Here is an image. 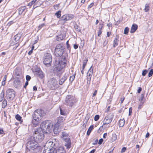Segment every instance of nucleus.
Masks as SVG:
<instances>
[{
  "mask_svg": "<svg viewBox=\"0 0 153 153\" xmlns=\"http://www.w3.org/2000/svg\"><path fill=\"white\" fill-rule=\"evenodd\" d=\"M53 126L52 123L47 121L43 122L41 124L40 128L43 132L48 133L51 132Z\"/></svg>",
  "mask_w": 153,
  "mask_h": 153,
  "instance_id": "1",
  "label": "nucleus"
},
{
  "mask_svg": "<svg viewBox=\"0 0 153 153\" xmlns=\"http://www.w3.org/2000/svg\"><path fill=\"white\" fill-rule=\"evenodd\" d=\"M67 62L66 58L64 56H62L58 62H56L55 67L59 70L64 68L66 65Z\"/></svg>",
  "mask_w": 153,
  "mask_h": 153,
  "instance_id": "2",
  "label": "nucleus"
},
{
  "mask_svg": "<svg viewBox=\"0 0 153 153\" xmlns=\"http://www.w3.org/2000/svg\"><path fill=\"white\" fill-rule=\"evenodd\" d=\"M43 132L42 131H41L39 129L36 130L33 135L34 140L38 142L42 141L44 138Z\"/></svg>",
  "mask_w": 153,
  "mask_h": 153,
  "instance_id": "3",
  "label": "nucleus"
},
{
  "mask_svg": "<svg viewBox=\"0 0 153 153\" xmlns=\"http://www.w3.org/2000/svg\"><path fill=\"white\" fill-rule=\"evenodd\" d=\"M61 137L62 140L66 142L65 145L66 147L67 148H70L71 147V143L69 135L67 133L63 132L62 134Z\"/></svg>",
  "mask_w": 153,
  "mask_h": 153,
  "instance_id": "4",
  "label": "nucleus"
},
{
  "mask_svg": "<svg viewBox=\"0 0 153 153\" xmlns=\"http://www.w3.org/2000/svg\"><path fill=\"white\" fill-rule=\"evenodd\" d=\"M58 140L56 139H52L48 140L46 143L44 149L49 148H53V146L58 144Z\"/></svg>",
  "mask_w": 153,
  "mask_h": 153,
  "instance_id": "5",
  "label": "nucleus"
},
{
  "mask_svg": "<svg viewBox=\"0 0 153 153\" xmlns=\"http://www.w3.org/2000/svg\"><path fill=\"white\" fill-rule=\"evenodd\" d=\"M64 48L62 44L57 45L55 49L54 53L55 55L57 56H62L64 52Z\"/></svg>",
  "mask_w": 153,
  "mask_h": 153,
  "instance_id": "6",
  "label": "nucleus"
},
{
  "mask_svg": "<svg viewBox=\"0 0 153 153\" xmlns=\"http://www.w3.org/2000/svg\"><path fill=\"white\" fill-rule=\"evenodd\" d=\"M52 61L51 56V54L46 53L45 54L43 62L45 65L47 66L50 65Z\"/></svg>",
  "mask_w": 153,
  "mask_h": 153,
  "instance_id": "7",
  "label": "nucleus"
},
{
  "mask_svg": "<svg viewBox=\"0 0 153 153\" xmlns=\"http://www.w3.org/2000/svg\"><path fill=\"white\" fill-rule=\"evenodd\" d=\"M65 102L67 105L69 106H72L76 102V99L73 96L68 95L66 97Z\"/></svg>",
  "mask_w": 153,
  "mask_h": 153,
  "instance_id": "8",
  "label": "nucleus"
},
{
  "mask_svg": "<svg viewBox=\"0 0 153 153\" xmlns=\"http://www.w3.org/2000/svg\"><path fill=\"white\" fill-rule=\"evenodd\" d=\"M6 94L7 98L10 100H13L15 96L14 90L10 88H9L6 91Z\"/></svg>",
  "mask_w": 153,
  "mask_h": 153,
  "instance_id": "9",
  "label": "nucleus"
},
{
  "mask_svg": "<svg viewBox=\"0 0 153 153\" xmlns=\"http://www.w3.org/2000/svg\"><path fill=\"white\" fill-rule=\"evenodd\" d=\"M27 146L28 148L33 149L38 147V142L36 140H31L27 143Z\"/></svg>",
  "mask_w": 153,
  "mask_h": 153,
  "instance_id": "10",
  "label": "nucleus"
},
{
  "mask_svg": "<svg viewBox=\"0 0 153 153\" xmlns=\"http://www.w3.org/2000/svg\"><path fill=\"white\" fill-rule=\"evenodd\" d=\"M114 117V115L112 114H110L106 116L103 121V125L105 124H108L110 123Z\"/></svg>",
  "mask_w": 153,
  "mask_h": 153,
  "instance_id": "11",
  "label": "nucleus"
},
{
  "mask_svg": "<svg viewBox=\"0 0 153 153\" xmlns=\"http://www.w3.org/2000/svg\"><path fill=\"white\" fill-rule=\"evenodd\" d=\"M43 114V111L42 110L37 109L34 112V114L33 115V118L41 120Z\"/></svg>",
  "mask_w": 153,
  "mask_h": 153,
  "instance_id": "12",
  "label": "nucleus"
},
{
  "mask_svg": "<svg viewBox=\"0 0 153 153\" xmlns=\"http://www.w3.org/2000/svg\"><path fill=\"white\" fill-rule=\"evenodd\" d=\"M74 17L72 14H66L63 15L60 18V20L65 23L67 21L72 19Z\"/></svg>",
  "mask_w": 153,
  "mask_h": 153,
  "instance_id": "13",
  "label": "nucleus"
},
{
  "mask_svg": "<svg viewBox=\"0 0 153 153\" xmlns=\"http://www.w3.org/2000/svg\"><path fill=\"white\" fill-rule=\"evenodd\" d=\"M20 38V34H17L14 36L13 43L11 44L12 45H15V47L13 48V49H16L19 46V44L18 43V41Z\"/></svg>",
  "mask_w": 153,
  "mask_h": 153,
  "instance_id": "14",
  "label": "nucleus"
},
{
  "mask_svg": "<svg viewBox=\"0 0 153 153\" xmlns=\"http://www.w3.org/2000/svg\"><path fill=\"white\" fill-rule=\"evenodd\" d=\"M93 69L92 67H91L87 73V83L89 84L90 82V80L91 78V76L92 74Z\"/></svg>",
  "mask_w": 153,
  "mask_h": 153,
  "instance_id": "15",
  "label": "nucleus"
},
{
  "mask_svg": "<svg viewBox=\"0 0 153 153\" xmlns=\"http://www.w3.org/2000/svg\"><path fill=\"white\" fill-rule=\"evenodd\" d=\"M43 153H57L56 150L54 148H49L44 149Z\"/></svg>",
  "mask_w": 153,
  "mask_h": 153,
  "instance_id": "16",
  "label": "nucleus"
},
{
  "mask_svg": "<svg viewBox=\"0 0 153 153\" xmlns=\"http://www.w3.org/2000/svg\"><path fill=\"white\" fill-rule=\"evenodd\" d=\"M49 83L51 86H53L54 87L58 86V82L54 78H52L49 81Z\"/></svg>",
  "mask_w": 153,
  "mask_h": 153,
  "instance_id": "17",
  "label": "nucleus"
},
{
  "mask_svg": "<svg viewBox=\"0 0 153 153\" xmlns=\"http://www.w3.org/2000/svg\"><path fill=\"white\" fill-rule=\"evenodd\" d=\"M40 121L41 120L39 119L33 118V119L32 121L33 126V127H36L38 126Z\"/></svg>",
  "mask_w": 153,
  "mask_h": 153,
  "instance_id": "18",
  "label": "nucleus"
},
{
  "mask_svg": "<svg viewBox=\"0 0 153 153\" xmlns=\"http://www.w3.org/2000/svg\"><path fill=\"white\" fill-rule=\"evenodd\" d=\"M59 125L57 124L55 125L53 131L54 134H58L60 131L59 128Z\"/></svg>",
  "mask_w": 153,
  "mask_h": 153,
  "instance_id": "19",
  "label": "nucleus"
},
{
  "mask_svg": "<svg viewBox=\"0 0 153 153\" xmlns=\"http://www.w3.org/2000/svg\"><path fill=\"white\" fill-rule=\"evenodd\" d=\"M65 34L64 32L63 33H61V34L57 36V39L58 41L61 40L65 38Z\"/></svg>",
  "mask_w": 153,
  "mask_h": 153,
  "instance_id": "20",
  "label": "nucleus"
},
{
  "mask_svg": "<svg viewBox=\"0 0 153 153\" xmlns=\"http://www.w3.org/2000/svg\"><path fill=\"white\" fill-rule=\"evenodd\" d=\"M137 28V25L136 24H133L131 28L130 33H134Z\"/></svg>",
  "mask_w": 153,
  "mask_h": 153,
  "instance_id": "21",
  "label": "nucleus"
},
{
  "mask_svg": "<svg viewBox=\"0 0 153 153\" xmlns=\"http://www.w3.org/2000/svg\"><path fill=\"white\" fill-rule=\"evenodd\" d=\"M57 153H65V151L62 146H60L56 150Z\"/></svg>",
  "mask_w": 153,
  "mask_h": 153,
  "instance_id": "22",
  "label": "nucleus"
},
{
  "mask_svg": "<svg viewBox=\"0 0 153 153\" xmlns=\"http://www.w3.org/2000/svg\"><path fill=\"white\" fill-rule=\"evenodd\" d=\"M117 138V136L115 133H113L112 134L110 140L111 142H113L115 141Z\"/></svg>",
  "mask_w": 153,
  "mask_h": 153,
  "instance_id": "23",
  "label": "nucleus"
},
{
  "mask_svg": "<svg viewBox=\"0 0 153 153\" xmlns=\"http://www.w3.org/2000/svg\"><path fill=\"white\" fill-rule=\"evenodd\" d=\"M67 76L65 75L59 81V84L60 85H62L67 79Z\"/></svg>",
  "mask_w": 153,
  "mask_h": 153,
  "instance_id": "24",
  "label": "nucleus"
},
{
  "mask_svg": "<svg viewBox=\"0 0 153 153\" xmlns=\"http://www.w3.org/2000/svg\"><path fill=\"white\" fill-rule=\"evenodd\" d=\"M57 120V121L56 124L59 125L60 123H61L63 122V118L62 117H59L58 118Z\"/></svg>",
  "mask_w": 153,
  "mask_h": 153,
  "instance_id": "25",
  "label": "nucleus"
},
{
  "mask_svg": "<svg viewBox=\"0 0 153 153\" xmlns=\"http://www.w3.org/2000/svg\"><path fill=\"white\" fill-rule=\"evenodd\" d=\"M125 123L124 119H121L119 121V126L120 127H122L123 126Z\"/></svg>",
  "mask_w": 153,
  "mask_h": 153,
  "instance_id": "26",
  "label": "nucleus"
},
{
  "mask_svg": "<svg viewBox=\"0 0 153 153\" xmlns=\"http://www.w3.org/2000/svg\"><path fill=\"white\" fill-rule=\"evenodd\" d=\"M26 9V7H22L19 8V14H21Z\"/></svg>",
  "mask_w": 153,
  "mask_h": 153,
  "instance_id": "27",
  "label": "nucleus"
},
{
  "mask_svg": "<svg viewBox=\"0 0 153 153\" xmlns=\"http://www.w3.org/2000/svg\"><path fill=\"white\" fill-rule=\"evenodd\" d=\"M36 73L37 74L40 78H42L43 77L44 75L43 74V73L41 71L39 70L38 71H36Z\"/></svg>",
  "mask_w": 153,
  "mask_h": 153,
  "instance_id": "28",
  "label": "nucleus"
},
{
  "mask_svg": "<svg viewBox=\"0 0 153 153\" xmlns=\"http://www.w3.org/2000/svg\"><path fill=\"white\" fill-rule=\"evenodd\" d=\"M94 128V126L93 125L91 126L88 128L87 132V134L89 135L91 131Z\"/></svg>",
  "mask_w": 153,
  "mask_h": 153,
  "instance_id": "29",
  "label": "nucleus"
},
{
  "mask_svg": "<svg viewBox=\"0 0 153 153\" xmlns=\"http://www.w3.org/2000/svg\"><path fill=\"white\" fill-rule=\"evenodd\" d=\"M145 99L144 98L143 95H141L140 98L139 99L140 103H141L142 104H143L145 102Z\"/></svg>",
  "mask_w": 153,
  "mask_h": 153,
  "instance_id": "30",
  "label": "nucleus"
},
{
  "mask_svg": "<svg viewBox=\"0 0 153 153\" xmlns=\"http://www.w3.org/2000/svg\"><path fill=\"white\" fill-rule=\"evenodd\" d=\"M118 39L116 38L114 40V43H113V47H115L117 46L118 45Z\"/></svg>",
  "mask_w": 153,
  "mask_h": 153,
  "instance_id": "31",
  "label": "nucleus"
},
{
  "mask_svg": "<svg viewBox=\"0 0 153 153\" xmlns=\"http://www.w3.org/2000/svg\"><path fill=\"white\" fill-rule=\"evenodd\" d=\"M145 8H144V10L145 12H148L149 9V5L147 4H146L145 5Z\"/></svg>",
  "mask_w": 153,
  "mask_h": 153,
  "instance_id": "32",
  "label": "nucleus"
},
{
  "mask_svg": "<svg viewBox=\"0 0 153 153\" xmlns=\"http://www.w3.org/2000/svg\"><path fill=\"white\" fill-rule=\"evenodd\" d=\"M4 92L3 91L1 93V95L0 96V102H1L3 99L4 98Z\"/></svg>",
  "mask_w": 153,
  "mask_h": 153,
  "instance_id": "33",
  "label": "nucleus"
},
{
  "mask_svg": "<svg viewBox=\"0 0 153 153\" xmlns=\"http://www.w3.org/2000/svg\"><path fill=\"white\" fill-rule=\"evenodd\" d=\"M129 31V28L128 27H126L124 31V34H127Z\"/></svg>",
  "mask_w": 153,
  "mask_h": 153,
  "instance_id": "34",
  "label": "nucleus"
},
{
  "mask_svg": "<svg viewBox=\"0 0 153 153\" xmlns=\"http://www.w3.org/2000/svg\"><path fill=\"white\" fill-rule=\"evenodd\" d=\"M7 102L6 100H4L2 103V107L3 108H4L6 106Z\"/></svg>",
  "mask_w": 153,
  "mask_h": 153,
  "instance_id": "35",
  "label": "nucleus"
},
{
  "mask_svg": "<svg viewBox=\"0 0 153 153\" xmlns=\"http://www.w3.org/2000/svg\"><path fill=\"white\" fill-rule=\"evenodd\" d=\"M16 118L17 120L20 121L21 120L22 117L20 116V115L18 114L16 115L15 117Z\"/></svg>",
  "mask_w": 153,
  "mask_h": 153,
  "instance_id": "36",
  "label": "nucleus"
},
{
  "mask_svg": "<svg viewBox=\"0 0 153 153\" xmlns=\"http://www.w3.org/2000/svg\"><path fill=\"white\" fill-rule=\"evenodd\" d=\"M61 11H58L57 12L55 13V15L58 18L60 17L61 16Z\"/></svg>",
  "mask_w": 153,
  "mask_h": 153,
  "instance_id": "37",
  "label": "nucleus"
},
{
  "mask_svg": "<svg viewBox=\"0 0 153 153\" xmlns=\"http://www.w3.org/2000/svg\"><path fill=\"white\" fill-rule=\"evenodd\" d=\"M46 25L45 24H42L39 25L38 27V30H40L43 27L45 26Z\"/></svg>",
  "mask_w": 153,
  "mask_h": 153,
  "instance_id": "38",
  "label": "nucleus"
},
{
  "mask_svg": "<svg viewBox=\"0 0 153 153\" xmlns=\"http://www.w3.org/2000/svg\"><path fill=\"white\" fill-rule=\"evenodd\" d=\"M88 61V60H86L85 61H84L83 62V64L82 66V69L83 70H84V68L85 67V66L86 64V62L87 61Z\"/></svg>",
  "mask_w": 153,
  "mask_h": 153,
  "instance_id": "39",
  "label": "nucleus"
},
{
  "mask_svg": "<svg viewBox=\"0 0 153 153\" xmlns=\"http://www.w3.org/2000/svg\"><path fill=\"white\" fill-rule=\"evenodd\" d=\"M153 74V69H152L149 73L148 76L149 77L151 76Z\"/></svg>",
  "mask_w": 153,
  "mask_h": 153,
  "instance_id": "40",
  "label": "nucleus"
},
{
  "mask_svg": "<svg viewBox=\"0 0 153 153\" xmlns=\"http://www.w3.org/2000/svg\"><path fill=\"white\" fill-rule=\"evenodd\" d=\"M75 78V76L74 75H73L71 76L70 77V79H69V80L72 82L74 79Z\"/></svg>",
  "mask_w": 153,
  "mask_h": 153,
  "instance_id": "41",
  "label": "nucleus"
},
{
  "mask_svg": "<svg viewBox=\"0 0 153 153\" xmlns=\"http://www.w3.org/2000/svg\"><path fill=\"white\" fill-rule=\"evenodd\" d=\"M99 117H100V116L99 115H96L95 116L94 118V120L95 121H97L99 120Z\"/></svg>",
  "mask_w": 153,
  "mask_h": 153,
  "instance_id": "42",
  "label": "nucleus"
},
{
  "mask_svg": "<svg viewBox=\"0 0 153 153\" xmlns=\"http://www.w3.org/2000/svg\"><path fill=\"white\" fill-rule=\"evenodd\" d=\"M148 71L147 70H146L143 71L142 73V75L143 76H145L146 74L147 73Z\"/></svg>",
  "mask_w": 153,
  "mask_h": 153,
  "instance_id": "43",
  "label": "nucleus"
},
{
  "mask_svg": "<svg viewBox=\"0 0 153 153\" xmlns=\"http://www.w3.org/2000/svg\"><path fill=\"white\" fill-rule=\"evenodd\" d=\"M60 114L62 115H65V113L64 111H63L61 108L60 109Z\"/></svg>",
  "mask_w": 153,
  "mask_h": 153,
  "instance_id": "44",
  "label": "nucleus"
},
{
  "mask_svg": "<svg viewBox=\"0 0 153 153\" xmlns=\"http://www.w3.org/2000/svg\"><path fill=\"white\" fill-rule=\"evenodd\" d=\"M26 79L27 81L30 80L31 79L30 76L29 75H27L26 77Z\"/></svg>",
  "mask_w": 153,
  "mask_h": 153,
  "instance_id": "45",
  "label": "nucleus"
},
{
  "mask_svg": "<svg viewBox=\"0 0 153 153\" xmlns=\"http://www.w3.org/2000/svg\"><path fill=\"white\" fill-rule=\"evenodd\" d=\"M143 104H142L140 102L139 104L138 105V109H141L143 105Z\"/></svg>",
  "mask_w": 153,
  "mask_h": 153,
  "instance_id": "46",
  "label": "nucleus"
},
{
  "mask_svg": "<svg viewBox=\"0 0 153 153\" xmlns=\"http://www.w3.org/2000/svg\"><path fill=\"white\" fill-rule=\"evenodd\" d=\"M126 150V148L125 147H123L121 149V152L123 153Z\"/></svg>",
  "mask_w": 153,
  "mask_h": 153,
  "instance_id": "47",
  "label": "nucleus"
},
{
  "mask_svg": "<svg viewBox=\"0 0 153 153\" xmlns=\"http://www.w3.org/2000/svg\"><path fill=\"white\" fill-rule=\"evenodd\" d=\"M103 141V140L102 139H100L99 140V143H98V144L100 145L101 144Z\"/></svg>",
  "mask_w": 153,
  "mask_h": 153,
  "instance_id": "48",
  "label": "nucleus"
},
{
  "mask_svg": "<svg viewBox=\"0 0 153 153\" xmlns=\"http://www.w3.org/2000/svg\"><path fill=\"white\" fill-rule=\"evenodd\" d=\"M94 3H91L88 6V8H91L94 5Z\"/></svg>",
  "mask_w": 153,
  "mask_h": 153,
  "instance_id": "49",
  "label": "nucleus"
},
{
  "mask_svg": "<svg viewBox=\"0 0 153 153\" xmlns=\"http://www.w3.org/2000/svg\"><path fill=\"white\" fill-rule=\"evenodd\" d=\"M102 33L101 31L100 30H99V31L98 32V36H100V35Z\"/></svg>",
  "mask_w": 153,
  "mask_h": 153,
  "instance_id": "50",
  "label": "nucleus"
},
{
  "mask_svg": "<svg viewBox=\"0 0 153 153\" xmlns=\"http://www.w3.org/2000/svg\"><path fill=\"white\" fill-rule=\"evenodd\" d=\"M33 3H34L33 2V1H31V2L28 4V6H31Z\"/></svg>",
  "mask_w": 153,
  "mask_h": 153,
  "instance_id": "51",
  "label": "nucleus"
},
{
  "mask_svg": "<svg viewBox=\"0 0 153 153\" xmlns=\"http://www.w3.org/2000/svg\"><path fill=\"white\" fill-rule=\"evenodd\" d=\"M132 112L131 108H130L129 109V115H130Z\"/></svg>",
  "mask_w": 153,
  "mask_h": 153,
  "instance_id": "52",
  "label": "nucleus"
},
{
  "mask_svg": "<svg viewBox=\"0 0 153 153\" xmlns=\"http://www.w3.org/2000/svg\"><path fill=\"white\" fill-rule=\"evenodd\" d=\"M78 46L76 44H75L74 45V48L75 49H76L78 48Z\"/></svg>",
  "mask_w": 153,
  "mask_h": 153,
  "instance_id": "53",
  "label": "nucleus"
},
{
  "mask_svg": "<svg viewBox=\"0 0 153 153\" xmlns=\"http://www.w3.org/2000/svg\"><path fill=\"white\" fill-rule=\"evenodd\" d=\"M97 90H95L94 92V93L93 94L92 96L94 97L97 94Z\"/></svg>",
  "mask_w": 153,
  "mask_h": 153,
  "instance_id": "54",
  "label": "nucleus"
},
{
  "mask_svg": "<svg viewBox=\"0 0 153 153\" xmlns=\"http://www.w3.org/2000/svg\"><path fill=\"white\" fill-rule=\"evenodd\" d=\"M141 90H142V88H141L140 87H139V88H138V91H137V92L138 93H140L141 91Z\"/></svg>",
  "mask_w": 153,
  "mask_h": 153,
  "instance_id": "55",
  "label": "nucleus"
},
{
  "mask_svg": "<svg viewBox=\"0 0 153 153\" xmlns=\"http://www.w3.org/2000/svg\"><path fill=\"white\" fill-rule=\"evenodd\" d=\"M7 78V75H5L4 77L3 81H5L6 80Z\"/></svg>",
  "mask_w": 153,
  "mask_h": 153,
  "instance_id": "56",
  "label": "nucleus"
},
{
  "mask_svg": "<svg viewBox=\"0 0 153 153\" xmlns=\"http://www.w3.org/2000/svg\"><path fill=\"white\" fill-rule=\"evenodd\" d=\"M107 135V133H104L103 135V137L104 138H105L106 137Z\"/></svg>",
  "mask_w": 153,
  "mask_h": 153,
  "instance_id": "57",
  "label": "nucleus"
},
{
  "mask_svg": "<svg viewBox=\"0 0 153 153\" xmlns=\"http://www.w3.org/2000/svg\"><path fill=\"white\" fill-rule=\"evenodd\" d=\"M149 133L147 132L146 135V136H145L146 137V138L148 137L149 136Z\"/></svg>",
  "mask_w": 153,
  "mask_h": 153,
  "instance_id": "58",
  "label": "nucleus"
},
{
  "mask_svg": "<svg viewBox=\"0 0 153 153\" xmlns=\"http://www.w3.org/2000/svg\"><path fill=\"white\" fill-rule=\"evenodd\" d=\"M5 81H2V83H1L2 85H5Z\"/></svg>",
  "mask_w": 153,
  "mask_h": 153,
  "instance_id": "59",
  "label": "nucleus"
},
{
  "mask_svg": "<svg viewBox=\"0 0 153 153\" xmlns=\"http://www.w3.org/2000/svg\"><path fill=\"white\" fill-rule=\"evenodd\" d=\"M95 151V149H94L91 150L90 152V153H94Z\"/></svg>",
  "mask_w": 153,
  "mask_h": 153,
  "instance_id": "60",
  "label": "nucleus"
},
{
  "mask_svg": "<svg viewBox=\"0 0 153 153\" xmlns=\"http://www.w3.org/2000/svg\"><path fill=\"white\" fill-rule=\"evenodd\" d=\"M3 133V131L2 129H0V134H2Z\"/></svg>",
  "mask_w": 153,
  "mask_h": 153,
  "instance_id": "61",
  "label": "nucleus"
},
{
  "mask_svg": "<svg viewBox=\"0 0 153 153\" xmlns=\"http://www.w3.org/2000/svg\"><path fill=\"white\" fill-rule=\"evenodd\" d=\"M107 36L108 37H109L110 36V35H111V33L110 32H108L107 33Z\"/></svg>",
  "mask_w": 153,
  "mask_h": 153,
  "instance_id": "62",
  "label": "nucleus"
},
{
  "mask_svg": "<svg viewBox=\"0 0 153 153\" xmlns=\"http://www.w3.org/2000/svg\"><path fill=\"white\" fill-rule=\"evenodd\" d=\"M32 53V50H31L28 53V54L29 55H30Z\"/></svg>",
  "mask_w": 153,
  "mask_h": 153,
  "instance_id": "63",
  "label": "nucleus"
},
{
  "mask_svg": "<svg viewBox=\"0 0 153 153\" xmlns=\"http://www.w3.org/2000/svg\"><path fill=\"white\" fill-rule=\"evenodd\" d=\"M33 90L34 91H36L37 90V88L36 87L34 86L33 87Z\"/></svg>",
  "mask_w": 153,
  "mask_h": 153,
  "instance_id": "64",
  "label": "nucleus"
}]
</instances>
